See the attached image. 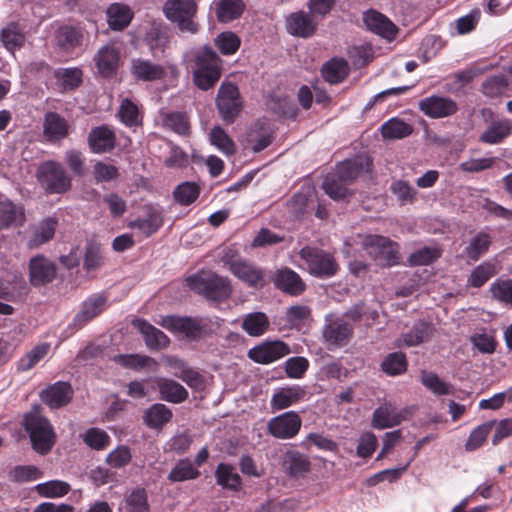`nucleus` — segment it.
<instances>
[{"label":"nucleus","mask_w":512,"mask_h":512,"mask_svg":"<svg viewBox=\"0 0 512 512\" xmlns=\"http://www.w3.org/2000/svg\"><path fill=\"white\" fill-rule=\"evenodd\" d=\"M187 285L194 292L214 301H222L230 297L232 287L228 279L212 271H200L187 278Z\"/></svg>","instance_id":"obj_1"},{"label":"nucleus","mask_w":512,"mask_h":512,"mask_svg":"<svg viewBox=\"0 0 512 512\" xmlns=\"http://www.w3.org/2000/svg\"><path fill=\"white\" fill-rule=\"evenodd\" d=\"M23 425L30 436L34 450L45 454L51 450L55 442V433L48 419L43 417L39 406L24 416Z\"/></svg>","instance_id":"obj_2"},{"label":"nucleus","mask_w":512,"mask_h":512,"mask_svg":"<svg viewBox=\"0 0 512 512\" xmlns=\"http://www.w3.org/2000/svg\"><path fill=\"white\" fill-rule=\"evenodd\" d=\"M195 85L201 90L213 87L221 77V59L211 48L204 47L196 54Z\"/></svg>","instance_id":"obj_3"},{"label":"nucleus","mask_w":512,"mask_h":512,"mask_svg":"<svg viewBox=\"0 0 512 512\" xmlns=\"http://www.w3.org/2000/svg\"><path fill=\"white\" fill-rule=\"evenodd\" d=\"M163 14L183 33L196 34L199 24L194 20L198 6L195 0H166Z\"/></svg>","instance_id":"obj_4"},{"label":"nucleus","mask_w":512,"mask_h":512,"mask_svg":"<svg viewBox=\"0 0 512 512\" xmlns=\"http://www.w3.org/2000/svg\"><path fill=\"white\" fill-rule=\"evenodd\" d=\"M363 169V163L360 160H345L337 165L334 172L329 173L323 183L322 188L327 195L334 200L344 199L348 194L349 190L346 187H340L334 189V185L337 181H342L350 185L360 174Z\"/></svg>","instance_id":"obj_5"},{"label":"nucleus","mask_w":512,"mask_h":512,"mask_svg":"<svg viewBox=\"0 0 512 512\" xmlns=\"http://www.w3.org/2000/svg\"><path fill=\"white\" fill-rule=\"evenodd\" d=\"M362 248L380 266L391 267L399 264V245L387 237L366 235L362 238Z\"/></svg>","instance_id":"obj_6"},{"label":"nucleus","mask_w":512,"mask_h":512,"mask_svg":"<svg viewBox=\"0 0 512 512\" xmlns=\"http://www.w3.org/2000/svg\"><path fill=\"white\" fill-rule=\"evenodd\" d=\"M299 256L304 261L308 272L318 278L333 277L339 269L331 253L316 247H303L299 251Z\"/></svg>","instance_id":"obj_7"},{"label":"nucleus","mask_w":512,"mask_h":512,"mask_svg":"<svg viewBox=\"0 0 512 512\" xmlns=\"http://www.w3.org/2000/svg\"><path fill=\"white\" fill-rule=\"evenodd\" d=\"M37 178L49 193H64L71 187V178L63 166L55 161L44 162L38 168Z\"/></svg>","instance_id":"obj_8"},{"label":"nucleus","mask_w":512,"mask_h":512,"mask_svg":"<svg viewBox=\"0 0 512 512\" xmlns=\"http://www.w3.org/2000/svg\"><path fill=\"white\" fill-rule=\"evenodd\" d=\"M302 427V418L296 411L290 410L270 418L266 424V432L278 440L294 439Z\"/></svg>","instance_id":"obj_9"},{"label":"nucleus","mask_w":512,"mask_h":512,"mask_svg":"<svg viewBox=\"0 0 512 512\" xmlns=\"http://www.w3.org/2000/svg\"><path fill=\"white\" fill-rule=\"evenodd\" d=\"M322 330L324 343L329 349L346 346L353 336V325L344 318L326 316Z\"/></svg>","instance_id":"obj_10"},{"label":"nucleus","mask_w":512,"mask_h":512,"mask_svg":"<svg viewBox=\"0 0 512 512\" xmlns=\"http://www.w3.org/2000/svg\"><path fill=\"white\" fill-rule=\"evenodd\" d=\"M216 104L223 121L227 124L233 123L243 107L238 87L232 83H222Z\"/></svg>","instance_id":"obj_11"},{"label":"nucleus","mask_w":512,"mask_h":512,"mask_svg":"<svg viewBox=\"0 0 512 512\" xmlns=\"http://www.w3.org/2000/svg\"><path fill=\"white\" fill-rule=\"evenodd\" d=\"M410 414L408 407L397 409L391 402H385L374 410L371 425L379 430L392 428L407 420Z\"/></svg>","instance_id":"obj_12"},{"label":"nucleus","mask_w":512,"mask_h":512,"mask_svg":"<svg viewBox=\"0 0 512 512\" xmlns=\"http://www.w3.org/2000/svg\"><path fill=\"white\" fill-rule=\"evenodd\" d=\"M291 350L287 343L281 340L263 342L248 351V357L256 363L270 364L286 355Z\"/></svg>","instance_id":"obj_13"},{"label":"nucleus","mask_w":512,"mask_h":512,"mask_svg":"<svg viewBox=\"0 0 512 512\" xmlns=\"http://www.w3.org/2000/svg\"><path fill=\"white\" fill-rule=\"evenodd\" d=\"M419 109L430 118H444L455 114L457 103L449 97L430 96L419 102Z\"/></svg>","instance_id":"obj_14"},{"label":"nucleus","mask_w":512,"mask_h":512,"mask_svg":"<svg viewBox=\"0 0 512 512\" xmlns=\"http://www.w3.org/2000/svg\"><path fill=\"white\" fill-rule=\"evenodd\" d=\"M163 328L181 334L190 339H197L203 332V325L190 317L166 316L159 323Z\"/></svg>","instance_id":"obj_15"},{"label":"nucleus","mask_w":512,"mask_h":512,"mask_svg":"<svg viewBox=\"0 0 512 512\" xmlns=\"http://www.w3.org/2000/svg\"><path fill=\"white\" fill-rule=\"evenodd\" d=\"M224 262L228 265L231 273L249 287L256 288L261 285L264 274L260 268L242 259L227 260L224 258Z\"/></svg>","instance_id":"obj_16"},{"label":"nucleus","mask_w":512,"mask_h":512,"mask_svg":"<svg viewBox=\"0 0 512 512\" xmlns=\"http://www.w3.org/2000/svg\"><path fill=\"white\" fill-rule=\"evenodd\" d=\"M318 22L314 14L303 11L290 14L286 19V28L289 34L297 37L308 38L317 28Z\"/></svg>","instance_id":"obj_17"},{"label":"nucleus","mask_w":512,"mask_h":512,"mask_svg":"<svg viewBox=\"0 0 512 512\" xmlns=\"http://www.w3.org/2000/svg\"><path fill=\"white\" fill-rule=\"evenodd\" d=\"M107 308V298L101 294L87 298L73 319V325L80 329Z\"/></svg>","instance_id":"obj_18"},{"label":"nucleus","mask_w":512,"mask_h":512,"mask_svg":"<svg viewBox=\"0 0 512 512\" xmlns=\"http://www.w3.org/2000/svg\"><path fill=\"white\" fill-rule=\"evenodd\" d=\"M305 396V389L298 385L279 388L271 397L270 408L272 412L287 409L302 401Z\"/></svg>","instance_id":"obj_19"},{"label":"nucleus","mask_w":512,"mask_h":512,"mask_svg":"<svg viewBox=\"0 0 512 512\" xmlns=\"http://www.w3.org/2000/svg\"><path fill=\"white\" fill-rule=\"evenodd\" d=\"M73 397V390L67 382H56L46 389L41 394V400L52 409L60 408L67 405Z\"/></svg>","instance_id":"obj_20"},{"label":"nucleus","mask_w":512,"mask_h":512,"mask_svg":"<svg viewBox=\"0 0 512 512\" xmlns=\"http://www.w3.org/2000/svg\"><path fill=\"white\" fill-rule=\"evenodd\" d=\"M281 466L289 477L300 478L311 470V461L307 455L289 449L283 456Z\"/></svg>","instance_id":"obj_21"},{"label":"nucleus","mask_w":512,"mask_h":512,"mask_svg":"<svg viewBox=\"0 0 512 512\" xmlns=\"http://www.w3.org/2000/svg\"><path fill=\"white\" fill-rule=\"evenodd\" d=\"M273 283L282 292L297 296L304 292L306 285L301 277L290 268H282L275 272Z\"/></svg>","instance_id":"obj_22"},{"label":"nucleus","mask_w":512,"mask_h":512,"mask_svg":"<svg viewBox=\"0 0 512 512\" xmlns=\"http://www.w3.org/2000/svg\"><path fill=\"white\" fill-rule=\"evenodd\" d=\"M433 327L424 321L416 322L410 331L403 333L395 341V347H415L427 342L433 333Z\"/></svg>","instance_id":"obj_23"},{"label":"nucleus","mask_w":512,"mask_h":512,"mask_svg":"<svg viewBox=\"0 0 512 512\" xmlns=\"http://www.w3.org/2000/svg\"><path fill=\"white\" fill-rule=\"evenodd\" d=\"M43 134L50 142L60 141L69 134V123L58 113L47 112L43 121Z\"/></svg>","instance_id":"obj_24"},{"label":"nucleus","mask_w":512,"mask_h":512,"mask_svg":"<svg viewBox=\"0 0 512 512\" xmlns=\"http://www.w3.org/2000/svg\"><path fill=\"white\" fill-rule=\"evenodd\" d=\"M160 393V398L170 403L179 404L188 398V391L178 382L165 378L153 379Z\"/></svg>","instance_id":"obj_25"},{"label":"nucleus","mask_w":512,"mask_h":512,"mask_svg":"<svg viewBox=\"0 0 512 512\" xmlns=\"http://www.w3.org/2000/svg\"><path fill=\"white\" fill-rule=\"evenodd\" d=\"M132 324L142 334L145 344L149 349H163L169 345V338L147 321L136 319Z\"/></svg>","instance_id":"obj_26"},{"label":"nucleus","mask_w":512,"mask_h":512,"mask_svg":"<svg viewBox=\"0 0 512 512\" xmlns=\"http://www.w3.org/2000/svg\"><path fill=\"white\" fill-rule=\"evenodd\" d=\"M29 276L32 285H43L52 281L55 276V267L43 256H36L30 260Z\"/></svg>","instance_id":"obj_27"},{"label":"nucleus","mask_w":512,"mask_h":512,"mask_svg":"<svg viewBox=\"0 0 512 512\" xmlns=\"http://www.w3.org/2000/svg\"><path fill=\"white\" fill-rule=\"evenodd\" d=\"M146 217L138 218L129 223L131 229L140 231L146 237H149L156 233L163 225V216L159 209L147 205L145 207Z\"/></svg>","instance_id":"obj_28"},{"label":"nucleus","mask_w":512,"mask_h":512,"mask_svg":"<svg viewBox=\"0 0 512 512\" xmlns=\"http://www.w3.org/2000/svg\"><path fill=\"white\" fill-rule=\"evenodd\" d=\"M364 22L369 30L384 38L393 39L397 33L396 26L375 10H369L364 14Z\"/></svg>","instance_id":"obj_29"},{"label":"nucleus","mask_w":512,"mask_h":512,"mask_svg":"<svg viewBox=\"0 0 512 512\" xmlns=\"http://www.w3.org/2000/svg\"><path fill=\"white\" fill-rule=\"evenodd\" d=\"M131 73L137 80L150 82L162 79L165 75V69L163 66L149 60L137 58L131 62Z\"/></svg>","instance_id":"obj_30"},{"label":"nucleus","mask_w":512,"mask_h":512,"mask_svg":"<svg viewBox=\"0 0 512 512\" xmlns=\"http://www.w3.org/2000/svg\"><path fill=\"white\" fill-rule=\"evenodd\" d=\"M115 363L120 366L131 369L134 371H152L155 372L158 370V362L147 355L141 354H119L114 358Z\"/></svg>","instance_id":"obj_31"},{"label":"nucleus","mask_w":512,"mask_h":512,"mask_svg":"<svg viewBox=\"0 0 512 512\" xmlns=\"http://www.w3.org/2000/svg\"><path fill=\"white\" fill-rule=\"evenodd\" d=\"M88 141L94 153H105L114 148L115 135L107 126H99L90 131Z\"/></svg>","instance_id":"obj_32"},{"label":"nucleus","mask_w":512,"mask_h":512,"mask_svg":"<svg viewBox=\"0 0 512 512\" xmlns=\"http://www.w3.org/2000/svg\"><path fill=\"white\" fill-rule=\"evenodd\" d=\"M94 61L102 75H112L118 67L119 51L112 44L105 45L97 52Z\"/></svg>","instance_id":"obj_33"},{"label":"nucleus","mask_w":512,"mask_h":512,"mask_svg":"<svg viewBox=\"0 0 512 512\" xmlns=\"http://www.w3.org/2000/svg\"><path fill=\"white\" fill-rule=\"evenodd\" d=\"M215 13L219 22L229 23L241 17L245 10L243 0H215Z\"/></svg>","instance_id":"obj_34"},{"label":"nucleus","mask_w":512,"mask_h":512,"mask_svg":"<svg viewBox=\"0 0 512 512\" xmlns=\"http://www.w3.org/2000/svg\"><path fill=\"white\" fill-rule=\"evenodd\" d=\"M23 222L24 211L22 207L15 205L7 198L0 199V230L21 225Z\"/></svg>","instance_id":"obj_35"},{"label":"nucleus","mask_w":512,"mask_h":512,"mask_svg":"<svg viewBox=\"0 0 512 512\" xmlns=\"http://www.w3.org/2000/svg\"><path fill=\"white\" fill-rule=\"evenodd\" d=\"M107 20L109 26L114 30H122L127 27L133 19V12L128 5L123 3H112L107 9Z\"/></svg>","instance_id":"obj_36"},{"label":"nucleus","mask_w":512,"mask_h":512,"mask_svg":"<svg viewBox=\"0 0 512 512\" xmlns=\"http://www.w3.org/2000/svg\"><path fill=\"white\" fill-rule=\"evenodd\" d=\"M57 225L58 222L53 217H47L38 223L28 241L29 247L35 248L50 241L54 237Z\"/></svg>","instance_id":"obj_37"},{"label":"nucleus","mask_w":512,"mask_h":512,"mask_svg":"<svg viewBox=\"0 0 512 512\" xmlns=\"http://www.w3.org/2000/svg\"><path fill=\"white\" fill-rule=\"evenodd\" d=\"M512 133V120L502 119L492 123L481 135L480 141L486 144L501 143Z\"/></svg>","instance_id":"obj_38"},{"label":"nucleus","mask_w":512,"mask_h":512,"mask_svg":"<svg viewBox=\"0 0 512 512\" xmlns=\"http://www.w3.org/2000/svg\"><path fill=\"white\" fill-rule=\"evenodd\" d=\"M217 484L224 489L237 491L242 486V480L236 468L231 464L220 463L215 471Z\"/></svg>","instance_id":"obj_39"},{"label":"nucleus","mask_w":512,"mask_h":512,"mask_svg":"<svg viewBox=\"0 0 512 512\" xmlns=\"http://www.w3.org/2000/svg\"><path fill=\"white\" fill-rule=\"evenodd\" d=\"M0 40L7 50L14 51L24 45L26 36L18 23L10 22L0 31Z\"/></svg>","instance_id":"obj_40"},{"label":"nucleus","mask_w":512,"mask_h":512,"mask_svg":"<svg viewBox=\"0 0 512 512\" xmlns=\"http://www.w3.org/2000/svg\"><path fill=\"white\" fill-rule=\"evenodd\" d=\"M159 120L162 126L179 135H187L190 130V124L186 114L182 112H167L161 110L159 112Z\"/></svg>","instance_id":"obj_41"},{"label":"nucleus","mask_w":512,"mask_h":512,"mask_svg":"<svg viewBox=\"0 0 512 512\" xmlns=\"http://www.w3.org/2000/svg\"><path fill=\"white\" fill-rule=\"evenodd\" d=\"M270 322L263 312L247 314L242 321V329L252 337L262 336L269 328Z\"/></svg>","instance_id":"obj_42"},{"label":"nucleus","mask_w":512,"mask_h":512,"mask_svg":"<svg viewBox=\"0 0 512 512\" xmlns=\"http://www.w3.org/2000/svg\"><path fill=\"white\" fill-rule=\"evenodd\" d=\"M172 411L164 404L156 403L150 406L144 413V422L150 428H161L172 418Z\"/></svg>","instance_id":"obj_43"},{"label":"nucleus","mask_w":512,"mask_h":512,"mask_svg":"<svg viewBox=\"0 0 512 512\" xmlns=\"http://www.w3.org/2000/svg\"><path fill=\"white\" fill-rule=\"evenodd\" d=\"M82 38L83 35L78 29L69 26L61 27L56 33L57 46L66 53L80 46Z\"/></svg>","instance_id":"obj_44"},{"label":"nucleus","mask_w":512,"mask_h":512,"mask_svg":"<svg viewBox=\"0 0 512 512\" xmlns=\"http://www.w3.org/2000/svg\"><path fill=\"white\" fill-rule=\"evenodd\" d=\"M349 73V66L344 59L334 58L324 64L322 75L330 84L343 81Z\"/></svg>","instance_id":"obj_45"},{"label":"nucleus","mask_w":512,"mask_h":512,"mask_svg":"<svg viewBox=\"0 0 512 512\" xmlns=\"http://www.w3.org/2000/svg\"><path fill=\"white\" fill-rule=\"evenodd\" d=\"M498 272L496 264L485 261L476 266L467 279V286L473 288L482 287L490 278Z\"/></svg>","instance_id":"obj_46"},{"label":"nucleus","mask_w":512,"mask_h":512,"mask_svg":"<svg viewBox=\"0 0 512 512\" xmlns=\"http://www.w3.org/2000/svg\"><path fill=\"white\" fill-rule=\"evenodd\" d=\"M412 132V126L399 118H391L381 126L384 139H402Z\"/></svg>","instance_id":"obj_47"},{"label":"nucleus","mask_w":512,"mask_h":512,"mask_svg":"<svg viewBox=\"0 0 512 512\" xmlns=\"http://www.w3.org/2000/svg\"><path fill=\"white\" fill-rule=\"evenodd\" d=\"M491 237L485 232L477 233L464 249V254L472 261H477L491 245Z\"/></svg>","instance_id":"obj_48"},{"label":"nucleus","mask_w":512,"mask_h":512,"mask_svg":"<svg viewBox=\"0 0 512 512\" xmlns=\"http://www.w3.org/2000/svg\"><path fill=\"white\" fill-rule=\"evenodd\" d=\"M421 383L437 396L450 395L453 393V386L441 380L439 376L433 372L421 371Z\"/></svg>","instance_id":"obj_49"},{"label":"nucleus","mask_w":512,"mask_h":512,"mask_svg":"<svg viewBox=\"0 0 512 512\" xmlns=\"http://www.w3.org/2000/svg\"><path fill=\"white\" fill-rule=\"evenodd\" d=\"M407 367V358L402 352H393L388 354L381 363L382 371L389 376L404 374Z\"/></svg>","instance_id":"obj_50"},{"label":"nucleus","mask_w":512,"mask_h":512,"mask_svg":"<svg viewBox=\"0 0 512 512\" xmlns=\"http://www.w3.org/2000/svg\"><path fill=\"white\" fill-rule=\"evenodd\" d=\"M199 475V470L189 459H181L169 473L168 479L172 482H183L196 479Z\"/></svg>","instance_id":"obj_51"},{"label":"nucleus","mask_w":512,"mask_h":512,"mask_svg":"<svg viewBox=\"0 0 512 512\" xmlns=\"http://www.w3.org/2000/svg\"><path fill=\"white\" fill-rule=\"evenodd\" d=\"M286 320L291 328L301 329L311 320V309L307 305H293L286 310Z\"/></svg>","instance_id":"obj_52"},{"label":"nucleus","mask_w":512,"mask_h":512,"mask_svg":"<svg viewBox=\"0 0 512 512\" xmlns=\"http://www.w3.org/2000/svg\"><path fill=\"white\" fill-rule=\"evenodd\" d=\"M54 75L64 90H73L82 82V71L78 68H60Z\"/></svg>","instance_id":"obj_53"},{"label":"nucleus","mask_w":512,"mask_h":512,"mask_svg":"<svg viewBox=\"0 0 512 512\" xmlns=\"http://www.w3.org/2000/svg\"><path fill=\"white\" fill-rule=\"evenodd\" d=\"M200 187L195 182H184L179 184L173 191L176 202L181 205H190L200 194Z\"/></svg>","instance_id":"obj_54"},{"label":"nucleus","mask_w":512,"mask_h":512,"mask_svg":"<svg viewBox=\"0 0 512 512\" xmlns=\"http://www.w3.org/2000/svg\"><path fill=\"white\" fill-rule=\"evenodd\" d=\"M494 424L495 421H488L477 426L468 436V439L465 443L466 451H475L480 448L486 441Z\"/></svg>","instance_id":"obj_55"},{"label":"nucleus","mask_w":512,"mask_h":512,"mask_svg":"<svg viewBox=\"0 0 512 512\" xmlns=\"http://www.w3.org/2000/svg\"><path fill=\"white\" fill-rule=\"evenodd\" d=\"M50 349L48 343H42L35 346L26 353L18 362V370L28 371L32 369L41 359H43Z\"/></svg>","instance_id":"obj_56"},{"label":"nucleus","mask_w":512,"mask_h":512,"mask_svg":"<svg viewBox=\"0 0 512 512\" xmlns=\"http://www.w3.org/2000/svg\"><path fill=\"white\" fill-rule=\"evenodd\" d=\"M82 439L84 443L94 450H103L110 444V436L100 428H89L86 430Z\"/></svg>","instance_id":"obj_57"},{"label":"nucleus","mask_w":512,"mask_h":512,"mask_svg":"<svg viewBox=\"0 0 512 512\" xmlns=\"http://www.w3.org/2000/svg\"><path fill=\"white\" fill-rule=\"evenodd\" d=\"M390 190L401 205L413 203L417 194L415 188L405 180L394 181Z\"/></svg>","instance_id":"obj_58"},{"label":"nucleus","mask_w":512,"mask_h":512,"mask_svg":"<svg viewBox=\"0 0 512 512\" xmlns=\"http://www.w3.org/2000/svg\"><path fill=\"white\" fill-rule=\"evenodd\" d=\"M210 141L212 145L225 155H232L235 152V144L233 140L220 126H215L211 130Z\"/></svg>","instance_id":"obj_59"},{"label":"nucleus","mask_w":512,"mask_h":512,"mask_svg":"<svg viewBox=\"0 0 512 512\" xmlns=\"http://www.w3.org/2000/svg\"><path fill=\"white\" fill-rule=\"evenodd\" d=\"M36 489L38 494L42 497L58 498L66 495L69 492L70 485L64 481L52 480L38 484Z\"/></svg>","instance_id":"obj_60"},{"label":"nucleus","mask_w":512,"mask_h":512,"mask_svg":"<svg viewBox=\"0 0 512 512\" xmlns=\"http://www.w3.org/2000/svg\"><path fill=\"white\" fill-rule=\"evenodd\" d=\"M240 44V38L231 31L222 32L215 39V45L223 55L235 54Z\"/></svg>","instance_id":"obj_61"},{"label":"nucleus","mask_w":512,"mask_h":512,"mask_svg":"<svg viewBox=\"0 0 512 512\" xmlns=\"http://www.w3.org/2000/svg\"><path fill=\"white\" fill-rule=\"evenodd\" d=\"M441 256L440 249L436 247H423L413 252L409 258L408 263L410 266H423L429 265Z\"/></svg>","instance_id":"obj_62"},{"label":"nucleus","mask_w":512,"mask_h":512,"mask_svg":"<svg viewBox=\"0 0 512 512\" xmlns=\"http://www.w3.org/2000/svg\"><path fill=\"white\" fill-rule=\"evenodd\" d=\"M507 88L508 80L503 74L492 76L482 84L483 94L490 98L502 95Z\"/></svg>","instance_id":"obj_63"},{"label":"nucleus","mask_w":512,"mask_h":512,"mask_svg":"<svg viewBox=\"0 0 512 512\" xmlns=\"http://www.w3.org/2000/svg\"><path fill=\"white\" fill-rule=\"evenodd\" d=\"M126 512H149L147 495L144 489L132 491L125 499Z\"/></svg>","instance_id":"obj_64"}]
</instances>
